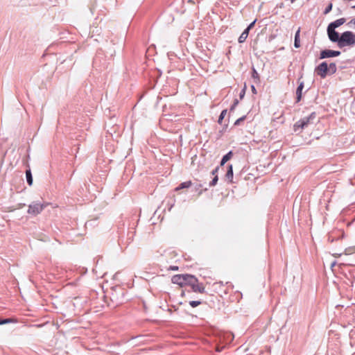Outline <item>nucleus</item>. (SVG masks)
<instances>
[{
	"label": "nucleus",
	"instance_id": "1",
	"mask_svg": "<svg viewBox=\"0 0 355 355\" xmlns=\"http://www.w3.org/2000/svg\"><path fill=\"white\" fill-rule=\"evenodd\" d=\"M355 45V34L349 31H345L340 34L338 46L342 49L345 46H353Z\"/></svg>",
	"mask_w": 355,
	"mask_h": 355
},
{
	"label": "nucleus",
	"instance_id": "28",
	"mask_svg": "<svg viewBox=\"0 0 355 355\" xmlns=\"http://www.w3.org/2000/svg\"><path fill=\"white\" fill-rule=\"evenodd\" d=\"M245 94V87H244V88L240 92L239 97L241 99H242L244 97Z\"/></svg>",
	"mask_w": 355,
	"mask_h": 355
},
{
	"label": "nucleus",
	"instance_id": "35",
	"mask_svg": "<svg viewBox=\"0 0 355 355\" xmlns=\"http://www.w3.org/2000/svg\"><path fill=\"white\" fill-rule=\"evenodd\" d=\"M184 295V292L182 291L181 295L183 296Z\"/></svg>",
	"mask_w": 355,
	"mask_h": 355
},
{
	"label": "nucleus",
	"instance_id": "15",
	"mask_svg": "<svg viewBox=\"0 0 355 355\" xmlns=\"http://www.w3.org/2000/svg\"><path fill=\"white\" fill-rule=\"evenodd\" d=\"M191 184H192V183L191 181H187V182H182L178 187L175 188V190L178 191V190H180L182 189L189 188L191 186Z\"/></svg>",
	"mask_w": 355,
	"mask_h": 355
},
{
	"label": "nucleus",
	"instance_id": "13",
	"mask_svg": "<svg viewBox=\"0 0 355 355\" xmlns=\"http://www.w3.org/2000/svg\"><path fill=\"white\" fill-rule=\"evenodd\" d=\"M226 178L230 180V182H232L233 179V168L232 164H229L227 166V171L225 175Z\"/></svg>",
	"mask_w": 355,
	"mask_h": 355
},
{
	"label": "nucleus",
	"instance_id": "26",
	"mask_svg": "<svg viewBox=\"0 0 355 355\" xmlns=\"http://www.w3.org/2000/svg\"><path fill=\"white\" fill-rule=\"evenodd\" d=\"M332 3H330L327 7L326 8L324 9V15H327L328 14L332 9Z\"/></svg>",
	"mask_w": 355,
	"mask_h": 355
},
{
	"label": "nucleus",
	"instance_id": "33",
	"mask_svg": "<svg viewBox=\"0 0 355 355\" xmlns=\"http://www.w3.org/2000/svg\"><path fill=\"white\" fill-rule=\"evenodd\" d=\"M251 89H252V92L254 93V94H256L257 93V90L255 89V87L254 85H252L251 86Z\"/></svg>",
	"mask_w": 355,
	"mask_h": 355
},
{
	"label": "nucleus",
	"instance_id": "4",
	"mask_svg": "<svg viewBox=\"0 0 355 355\" xmlns=\"http://www.w3.org/2000/svg\"><path fill=\"white\" fill-rule=\"evenodd\" d=\"M315 71L322 78H326L329 73L328 64L327 62H321L315 67Z\"/></svg>",
	"mask_w": 355,
	"mask_h": 355
},
{
	"label": "nucleus",
	"instance_id": "36",
	"mask_svg": "<svg viewBox=\"0 0 355 355\" xmlns=\"http://www.w3.org/2000/svg\"><path fill=\"white\" fill-rule=\"evenodd\" d=\"M296 0H291V3L295 2Z\"/></svg>",
	"mask_w": 355,
	"mask_h": 355
},
{
	"label": "nucleus",
	"instance_id": "18",
	"mask_svg": "<svg viewBox=\"0 0 355 355\" xmlns=\"http://www.w3.org/2000/svg\"><path fill=\"white\" fill-rule=\"evenodd\" d=\"M227 110H223L221 112V113H220V116H219V117H218V123L219 124H221V123H222L223 120L224 119V118H225V115H226V114H227Z\"/></svg>",
	"mask_w": 355,
	"mask_h": 355
},
{
	"label": "nucleus",
	"instance_id": "21",
	"mask_svg": "<svg viewBox=\"0 0 355 355\" xmlns=\"http://www.w3.org/2000/svg\"><path fill=\"white\" fill-rule=\"evenodd\" d=\"M218 175H216L213 180L209 182V187H214L215 186L217 182H218Z\"/></svg>",
	"mask_w": 355,
	"mask_h": 355
},
{
	"label": "nucleus",
	"instance_id": "3",
	"mask_svg": "<svg viewBox=\"0 0 355 355\" xmlns=\"http://www.w3.org/2000/svg\"><path fill=\"white\" fill-rule=\"evenodd\" d=\"M47 205V203L34 201L28 205L27 213L31 216H35L40 214Z\"/></svg>",
	"mask_w": 355,
	"mask_h": 355
},
{
	"label": "nucleus",
	"instance_id": "10",
	"mask_svg": "<svg viewBox=\"0 0 355 355\" xmlns=\"http://www.w3.org/2000/svg\"><path fill=\"white\" fill-rule=\"evenodd\" d=\"M304 89V82L302 81L299 83L298 87L296 89V103L301 101L302 96V90Z\"/></svg>",
	"mask_w": 355,
	"mask_h": 355
},
{
	"label": "nucleus",
	"instance_id": "9",
	"mask_svg": "<svg viewBox=\"0 0 355 355\" xmlns=\"http://www.w3.org/2000/svg\"><path fill=\"white\" fill-rule=\"evenodd\" d=\"M171 282L173 284L183 287V274L173 275L171 278Z\"/></svg>",
	"mask_w": 355,
	"mask_h": 355
},
{
	"label": "nucleus",
	"instance_id": "6",
	"mask_svg": "<svg viewBox=\"0 0 355 355\" xmlns=\"http://www.w3.org/2000/svg\"><path fill=\"white\" fill-rule=\"evenodd\" d=\"M327 32L329 40L332 42H336L338 44L340 40V34L334 28L329 26H327Z\"/></svg>",
	"mask_w": 355,
	"mask_h": 355
},
{
	"label": "nucleus",
	"instance_id": "5",
	"mask_svg": "<svg viewBox=\"0 0 355 355\" xmlns=\"http://www.w3.org/2000/svg\"><path fill=\"white\" fill-rule=\"evenodd\" d=\"M340 54L341 52L340 51L324 49L320 51L319 58L322 60L329 58L337 57Z\"/></svg>",
	"mask_w": 355,
	"mask_h": 355
},
{
	"label": "nucleus",
	"instance_id": "19",
	"mask_svg": "<svg viewBox=\"0 0 355 355\" xmlns=\"http://www.w3.org/2000/svg\"><path fill=\"white\" fill-rule=\"evenodd\" d=\"M233 155L232 151L228 152L227 154H225L222 159L225 161L226 162L229 161Z\"/></svg>",
	"mask_w": 355,
	"mask_h": 355
},
{
	"label": "nucleus",
	"instance_id": "23",
	"mask_svg": "<svg viewBox=\"0 0 355 355\" xmlns=\"http://www.w3.org/2000/svg\"><path fill=\"white\" fill-rule=\"evenodd\" d=\"M246 118V116H243L241 117H240L239 119H238L235 122H234V125H239L241 124V122L244 121L245 119Z\"/></svg>",
	"mask_w": 355,
	"mask_h": 355
},
{
	"label": "nucleus",
	"instance_id": "24",
	"mask_svg": "<svg viewBox=\"0 0 355 355\" xmlns=\"http://www.w3.org/2000/svg\"><path fill=\"white\" fill-rule=\"evenodd\" d=\"M12 321L11 318L0 319V325L10 323Z\"/></svg>",
	"mask_w": 355,
	"mask_h": 355
},
{
	"label": "nucleus",
	"instance_id": "2",
	"mask_svg": "<svg viewBox=\"0 0 355 355\" xmlns=\"http://www.w3.org/2000/svg\"><path fill=\"white\" fill-rule=\"evenodd\" d=\"M316 117L315 112H312L308 116H304L298 121H297L293 125V130L295 132H301V131L306 128L309 124L313 123V120Z\"/></svg>",
	"mask_w": 355,
	"mask_h": 355
},
{
	"label": "nucleus",
	"instance_id": "7",
	"mask_svg": "<svg viewBox=\"0 0 355 355\" xmlns=\"http://www.w3.org/2000/svg\"><path fill=\"white\" fill-rule=\"evenodd\" d=\"M191 288L193 292L199 293H205V287L203 283H200L198 278H196L195 280L192 282V284L189 286Z\"/></svg>",
	"mask_w": 355,
	"mask_h": 355
},
{
	"label": "nucleus",
	"instance_id": "30",
	"mask_svg": "<svg viewBox=\"0 0 355 355\" xmlns=\"http://www.w3.org/2000/svg\"><path fill=\"white\" fill-rule=\"evenodd\" d=\"M175 201V199H173V200H172V202H171V203H168V206H169V207H168V211H171V210L172 207H173V205H174Z\"/></svg>",
	"mask_w": 355,
	"mask_h": 355
},
{
	"label": "nucleus",
	"instance_id": "25",
	"mask_svg": "<svg viewBox=\"0 0 355 355\" xmlns=\"http://www.w3.org/2000/svg\"><path fill=\"white\" fill-rule=\"evenodd\" d=\"M238 104H239V100L237 98H235L233 104L230 107V111L232 112L235 109V107L237 106Z\"/></svg>",
	"mask_w": 355,
	"mask_h": 355
},
{
	"label": "nucleus",
	"instance_id": "8",
	"mask_svg": "<svg viewBox=\"0 0 355 355\" xmlns=\"http://www.w3.org/2000/svg\"><path fill=\"white\" fill-rule=\"evenodd\" d=\"M196 277L189 274H183V286H190Z\"/></svg>",
	"mask_w": 355,
	"mask_h": 355
},
{
	"label": "nucleus",
	"instance_id": "11",
	"mask_svg": "<svg viewBox=\"0 0 355 355\" xmlns=\"http://www.w3.org/2000/svg\"><path fill=\"white\" fill-rule=\"evenodd\" d=\"M346 21L345 18H340L338 19H336V21L331 22L328 26L333 28L336 29V28L340 26L341 25L344 24Z\"/></svg>",
	"mask_w": 355,
	"mask_h": 355
},
{
	"label": "nucleus",
	"instance_id": "14",
	"mask_svg": "<svg viewBox=\"0 0 355 355\" xmlns=\"http://www.w3.org/2000/svg\"><path fill=\"white\" fill-rule=\"evenodd\" d=\"M26 178L28 184L29 186H31L33 184V180L31 169H28L26 171Z\"/></svg>",
	"mask_w": 355,
	"mask_h": 355
},
{
	"label": "nucleus",
	"instance_id": "29",
	"mask_svg": "<svg viewBox=\"0 0 355 355\" xmlns=\"http://www.w3.org/2000/svg\"><path fill=\"white\" fill-rule=\"evenodd\" d=\"M257 21V19H254L252 23H250L248 26V30H251L254 26V24Z\"/></svg>",
	"mask_w": 355,
	"mask_h": 355
},
{
	"label": "nucleus",
	"instance_id": "22",
	"mask_svg": "<svg viewBox=\"0 0 355 355\" xmlns=\"http://www.w3.org/2000/svg\"><path fill=\"white\" fill-rule=\"evenodd\" d=\"M247 37H248V36H246V35H245L244 33H242L241 34V35L239 36L238 41L239 43H243L245 41V40L247 39Z\"/></svg>",
	"mask_w": 355,
	"mask_h": 355
},
{
	"label": "nucleus",
	"instance_id": "12",
	"mask_svg": "<svg viewBox=\"0 0 355 355\" xmlns=\"http://www.w3.org/2000/svg\"><path fill=\"white\" fill-rule=\"evenodd\" d=\"M300 28H299L295 34V39H294V46L297 49L300 47Z\"/></svg>",
	"mask_w": 355,
	"mask_h": 355
},
{
	"label": "nucleus",
	"instance_id": "27",
	"mask_svg": "<svg viewBox=\"0 0 355 355\" xmlns=\"http://www.w3.org/2000/svg\"><path fill=\"white\" fill-rule=\"evenodd\" d=\"M219 168H220V166H216L212 171H211V175L215 176L216 175H217L218 171H219Z\"/></svg>",
	"mask_w": 355,
	"mask_h": 355
},
{
	"label": "nucleus",
	"instance_id": "31",
	"mask_svg": "<svg viewBox=\"0 0 355 355\" xmlns=\"http://www.w3.org/2000/svg\"><path fill=\"white\" fill-rule=\"evenodd\" d=\"M169 269L171 270H178V266H170Z\"/></svg>",
	"mask_w": 355,
	"mask_h": 355
},
{
	"label": "nucleus",
	"instance_id": "37",
	"mask_svg": "<svg viewBox=\"0 0 355 355\" xmlns=\"http://www.w3.org/2000/svg\"><path fill=\"white\" fill-rule=\"evenodd\" d=\"M353 9H355V5L352 7Z\"/></svg>",
	"mask_w": 355,
	"mask_h": 355
},
{
	"label": "nucleus",
	"instance_id": "34",
	"mask_svg": "<svg viewBox=\"0 0 355 355\" xmlns=\"http://www.w3.org/2000/svg\"><path fill=\"white\" fill-rule=\"evenodd\" d=\"M226 163L225 161H224L223 159H221L220 161V166H223Z\"/></svg>",
	"mask_w": 355,
	"mask_h": 355
},
{
	"label": "nucleus",
	"instance_id": "17",
	"mask_svg": "<svg viewBox=\"0 0 355 355\" xmlns=\"http://www.w3.org/2000/svg\"><path fill=\"white\" fill-rule=\"evenodd\" d=\"M329 69V74H334L337 71V67L336 63L331 62L328 65Z\"/></svg>",
	"mask_w": 355,
	"mask_h": 355
},
{
	"label": "nucleus",
	"instance_id": "20",
	"mask_svg": "<svg viewBox=\"0 0 355 355\" xmlns=\"http://www.w3.org/2000/svg\"><path fill=\"white\" fill-rule=\"evenodd\" d=\"M202 304V302L201 301H198V300H193V301H190L189 302V304L191 307L193 308H195L196 306H198V305L201 304Z\"/></svg>",
	"mask_w": 355,
	"mask_h": 355
},
{
	"label": "nucleus",
	"instance_id": "32",
	"mask_svg": "<svg viewBox=\"0 0 355 355\" xmlns=\"http://www.w3.org/2000/svg\"><path fill=\"white\" fill-rule=\"evenodd\" d=\"M249 32H250V30H248V28H246L243 31V33H244L245 35H246V36H248V35H249Z\"/></svg>",
	"mask_w": 355,
	"mask_h": 355
},
{
	"label": "nucleus",
	"instance_id": "16",
	"mask_svg": "<svg viewBox=\"0 0 355 355\" xmlns=\"http://www.w3.org/2000/svg\"><path fill=\"white\" fill-rule=\"evenodd\" d=\"M252 78L254 80L256 83L260 80L259 74L254 67L252 68Z\"/></svg>",
	"mask_w": 355,
	"mask_h": 355
}]
</instances>
